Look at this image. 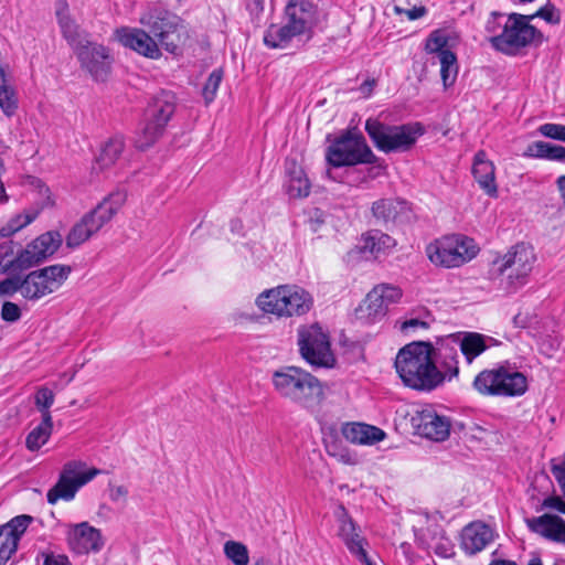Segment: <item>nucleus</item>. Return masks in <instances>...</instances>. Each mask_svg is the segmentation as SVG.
<instances>
[{
  "label": "nucleus",
  "instance_id": "nucleus-21",
  "mask_svg": "<svg viewBox=\"0 0 565 565\" xmlns=\"http://www.w3.org/2000/svg\"><path fill=\"white\" fill-rule=\"evenodd\" d=\"M67 543L70 548L78 555L99 552L104 546L100 531L89 525L88 522L70 526Z\"/></svg>",
  "mask_w": 565,
  "mask_h": 565
},
{
  "label": "nucleus",
  "instance_id": "nucleus-43",
  "mask_svg": "<svg viewBox=\"0 0 565 565\" xmlns=\"http://www.w3.org/2000/svg\"><path fill=\"white\" fill-rule=\"evenodd\" d=\"M223 79V71L222 68H215L207 77L203 88L202 95L206 104H210L214 100L216 96V92L221 85Z\"/></svg>",
  "mask_w": 565,
  "mask_h": 565
},
{
  "label": "nucleus",
  "instance_id": "nucleus-47",
  "mask_svg": "<svg viewBox=\"0 0 565 565\" xmlns=\"http://www.w3.org/2000/svg\"><path fill=\"white\" fill-rule=\"evenodd\" d=\"M534 18L539 17L551 24H558L561 22L559 10L551 2L540 8L534 14Z\"/></svg>",
  "mask_w": 565,
  "mask_h": 565
},
{
  "label": "nucleus",
  "instance_id": "nucleus-55",
  "mask_svg": "<svg viewBox=\"0 0 565 565\" xmlns=\"http://www.w3.org/2000/svg\"><path fill=\"white\" fill-rule=\"evenodd\" d=\"M43 565H70L66 556L62 555H49L45 557Z\"/></svg>",
  "mask_w": 565,
  "mask_h": 565
},
{
  "label": "nucleus",
  "instance_id": "nucleus-13",
  "mask_svg": "<svg viewBox=\"0 0 565 565\" xmlns=\"http://www.w3.org/2000/svg\"><path fill=\"white\" fill-rule=\"evenodd\" d=\"M479 249L472 238L454 234L429 244L426 253L431 263L446 268L459 267L471 260Z\"/></svg>",
  "mask_w": 565,
  "mask_h": 565
},
{
  "label": "nucleus",
  "instance_id": "nucleus-27",
  "mask_svg": "<svg viewBox=\"0 0 565 565\" xmlns=\"http://www.w3.org/2000/svg\"><path fill=\"white\" fill-rule=\"evenodd\" d=\"M529 529L544 539L565 544V521L551 513L526 520Z\"/></svg>",
  "mask_w": 565,
  "mask_h": 565
},
{
  "label": "nucleus",
  "instance_id": "nucleus-30",
  "mask_svg": "<svg viewBox=\"0 0 565 565\" xmlns=\"http://www.w3.org/2000/svg\"><path fill=\"white\" fill-rule=\"evenodd\" d=\"M342 435L348 441L360 445H373L385 438L381 428L362 423L345 424Z\"/></svg>",
  "mask_w": 565,
  "mask_h": 565
},
{
  "label": "nucleus",
  "instance_id": "nucleus-40",
  "mask_svg": "<svg viewBox=\"0 0 565 565\" xmlns=\"http://www.w3.org/2000/svg\"><path fill=\"white\" fill-rule=\"evenodd\" d=\"M224 554L234 565H248V550L243 543L227 541L224 544Z\"/></svg>",
  "mask_w": 565,
  "mask_h": 565
},
{
  "label": "nucleus",
  "instance_id": "nucleus-38",
  "mask_svg": "<svg viewBox=\"0 0 565 565\" xmlns=\"http://www.w3.org/2000/svg\"><path fill=\"white\" fill-rule=\"evenodd\" d=\"M440 63V76L445 87L451 86L458 74L457 57L454 52H441L438 57Z\"/></svg>",
  "mask_w": 565,
  "mask_h": 565
},
{
  "label": "nucleus",
  "instance_id": "nucleus-3",
  "mask_svg": "<svg viewBox=\"0 0 565 565\" xmlns=\"http://www.w3.org/2000/svg\"><path fill=\"white\" fill-rule=\"evenodd\" d=\"M271 384L279 397L308 411H315L324 398L320 380L299 366L285 365L274 371Z\"/></svg>",
  "mask_w": 565,
  "mask_h": 565
},
{
  "label": "nucleus",
  "instance_id": "nucleus-42",
  "mask_svg": "<svg viewBox=\"0 0 565 565\" xmlns=\"http://www.w3.org/2000/svg\"><path fill=\"white\" fill-rule=\"evenodd\" d=\"M14 243L12 241H6L0 244V274L8 270L20 269L14 255Z\"/></svg>",
  "mask_w": 565,
  "mask_h": 565
},
{
  "label": "nucleus",
  "instance_id": "nucleus-34",
  "mask_svg": "<svg viewBox=\"0 0 565 565\" xmlns=\"http://www.w3.org/2000/svg\"><path fill=\"white\" fill-rule=\"evenodd\" d=\"M99 473L100 470L97 468L87 469L86 463L82 460L67 461L61 470L62 476H65L75 483L78 482V480H83V478H87L89 482Z\"/></svg>",
  "mask_w": 565,
  "mask_h": 565
},
{
  "label": "nucleus",
  "instance_id": "nucleus-23",
  "mask_svg": "<svg viewBox=\"0 0 565 565\" xmlns=\"http://www.w3.org/2000/svg\"><path fill=\"white\" fill-rule=\"evenodd\" d=\"M459 350L460 348H458L457 343L450 335L437 343V347H434V363H436L437 370L443 377V383L445 381H451L458 376L460 358Z\"/></svg>",
  "mask_w": 565,
  "mask_h": 565
},
{
  "label": "nucleus",
  "instance_id": "nucleus-46",
  "mask_svg": "<svg viewBox=\"0 0 565 565\" xmlns=\"http://www.w3.org/2000/svg\"><path fill=\"white\" fill-rule=\"evenodd\" d=\"M539 132L544 137L565 142L564 125L547 122L539 127Z\"/></svg>",
  "mask_w": 565,
  "mask_h": 565
},
{
  "label": "nucleus",
  "instance_id": "nucleus-41",
  "mask_svg": "<svg viewBox=\"0 0 565 565\" xmlns=\"http://www.w3.org/2000/svg\"><path fill=\"white\" fill-rule=\"evenodd\" d=\"M34 399L35 406L40 411L42 418H44L45 422L52 419L50 407L53 405L55 399L53 391L45 386L39 387Z\"/></svg>",
  "mask_w": 565,
  "mask_h": 565
},
{
  "label": "nucleus",
  "instance_id": "nucleus-48",
  "mask_svg": "<svg viewBox=\"0 0 565 565\" xmlns=\"http://www.w3.org/2000/svg\"><path fill=\"white\" fill-rule=\"evenodd\" d=\"M24 286L23 278L20 276H11L0 281V294L12 295L20 291L22 295V287Z\"/></svg>",
  "mask_w": 565,
  "mask_h": 565
},
{
  "label": "nucleus",
  "instance_id": "nucleus-50",
  "mask_svg": "<svg viewBox=\"0 0 565 565\" xmlns=\"http://www.w3.org/2000/svg\"><path fill=\"white\" fill-rule=\"evenodd\" d=\"M1 316L4 321L14 322L20 318L21 311L18 305L7 301L2 306Z\"/></svg>",
  "mask_w": 565,
  "mask_h": 565
},
{
  "label": "nucleus",
  "instance_id": "nucleus-29",
  "mask_svg": "<svg viewBox=\"0 0 565 565\" xmlns=\"http://www.w3.org/2000/svg\"><path fill=\"white\" fill-rule=\"evenodd\" d=\"M286 193L291 199H302L310 194L311 183L307 178L303 169L295 161L286 164Z\"/></svg>",
  "mask_w": 565,
  "mask_h": 565
},
{
  "label": "nucleus",
  "instance_id": "nucleus-6",
  "mask_svg": "<svg viewBox=\"0 0 565 565\" xmlns=\"http://www.w3.org/2000/svg\"><path fill=\"white\" fill-rule=\"evenodd\" d=\"M127 194L122 190L111 192L95 209L86 213L66 236L70 248L78 247L107 224L126 202Z\"/></svg>",
  "mask_w": 565,
  "mask_h": 565
},
{
  "label": "nucleus",
  "instance_id": "nucleus-39",
  "mask_svg": "<svg viewBox=\"0 0 565 565\" xmlns=\"http://www.w3.org/2000/svg\"><path fill=\"white\" fill-rule=\"evenodd\" d=\"M39 215L38 210H28L21 214L13 216L4 226L0 230L2 237H9L22 230L30 223H32Z\"/></svg>",
  "mask_w": 565,
  "mask_h": 565
},
{
  "label": "nucleus",
  "instance_id": "nucleus-20",
  "mask_svg": "<svg viewBox=\"0 0 565 565\" xmlns=\"http://www.w3.org/2000/svg\"><path fill=\"white\" fill-rule=\"evenodd\" d=\"M371 211L375 223L388 231L408 221L411 216L408 203L396 198H384L374 201Z\"/></svg>",
  "mask_w": 565,
  "mask_h": 565
},
{
  "label": "nucleus",
  "instance_id": "nucleus-24",
  "mask_svg": "<svg viewBox=\"0 0 565 565\" xmlns=\"http://www.w3.org/2000/svg\"><path fill=\"white\" fill-rule=\"evenodd\" d=\"M413 422L419 435L435 441H444L450 434L449 418L433 409L419 412Z\"/></svg>",
  "mask_w": 565,
  "mask_h": 565
},
{
  "label": "nucleus",
  "instance_id": "nucleus-54",
  "mask_svg": "<svg viewBox=\"0 0 565 565\" xmlns=\"http://www.w3.org/2000/svg\"><path fill=\"white\" fill-rule=\"evenodd\" d=\"M128 494V490L124 486L115 487L110 490L109 498L111 501H119L120 499H125Z\"/></svg>",
  "mask_w": 565,
  "mask_h": 565
},
{
  "label": "nucleus",
  "instance_id": "nucleus-52",
  "mask_svg": "<svg viewBox=\"0 0 565 565\" xmlns=\"http://www.w3.org/2000/svg\"><path fill=\"white\" fill-rule=\"evenodd\" d=\"M551 471L565 495V461L553 465Z\"/></svg>",
  "mask_w": 565,
  "mask_h": 565
},
{
  "label": "nucleus",
  "instance_id": "nucleus-25",
  "mask_svg": "<svg viewBox=\"0 0 565 565\" xmlns=\"http://www.w3.org/2000/svg\"><path fill=\"white\" fill-rule=\"evenodd\" d=\"M341 514L339 515V532L338 535L343 541L347 548L358 559H366L365 545L366 539L361 534L359 525L348 514L347 510L341 507Z\"/></svg>",
  "mask_w": 565,
  "mask_h": 565
},
{
  "label": "nucleus",
  "instance_id": "nucleus-37",
  "mask_svg": "<svg viewBox=\"0 0 565 565\" xmlns=\"http://www.w3.org/2000/svg\"><path fill=\"white\" fill-rule=\"evenodd\" d=\"M364 248L371 253H382L393 248L396 245V241L381 231H371L364 238Z\"/></svg>",
  "mask_w": 565,
  "mask_h": 565
},
{
  "label": "nucleus",
  "instance_id": "nucleus-59",
  "mask_svg": "<svg viewBox=\"0 0 565 565\" xmlns=\"http://www.w3.org/2000/svg\"><path fill=\"white\" fill-rule=\"evenodd\" d=\"M561 199L563 201V204L565 206V175H561L556 181Z\"/></svg>",
  "mask_w": 565,
  "mask_h": 565
},
{
  "label": "nucleus",
  "instance_id": "nucleus-18",
  "mask_svg": "<svg viewBox=\"0 0 565 565\" xmlns=\"http://www.w3.org/2000/svg\"><path fill=\"white\" fill-rule=\"evenodd\" d=\"M62 242V235L55 231L40 235L17 255L19 268L26 269L46 259L58 249Z\"/></svg>",
  "mask_w": 565,
  "mask_h": 565
},
{
  "label": "nucleus",
  "instance_id": "nucleus-53",
  "mask_svg": "<svg viewBox=\"0 0 565 565\" xmlns=\"http://www.w3.org/2000/svg\"><path fill=\"white\" fill-rule=\"evenodd\" d=\"M428 327L429 326L426 321L414 318V319L404 321L401 326V329H402V331L407 332L409 329H415V328L427 329Z\"/></svg>",
  "mask_w": 565,
  "mask_h": 565
},
{
  "label": "nucleus",
  "instance_id": "nucleus-15",
  "mask_svg": "<svg viewBox=\"0 0 565 565\" xmlns=\"http://www.w3.org/2000/svg\"><path fill=\"white\" fill-rule=\"evenodd\" d=\"M298 347L301 358L316 367H331L334 355L331 352L329 337L318 324L303 326L298 329Z\"/></svg>",
  "mask_w": 565,
  "mask_h": 565
},
{
  "label": "nucleus",
  "instance_id": "nucleus-32",
  "mask_svg": "<svg viewBox=\"0 0 565 565\" xmlns=\"http://www.w3.org/2000/svg\"><path fill=\"white\" fill-rule=\"evenodd\" d=\"M86 483H88L87 478H83V480H78V482L75 483L60 473L57 482L46 493L47 502L55 504L58 500L71 501L75 498L77 491Z\"/></svg>",
  "mask_w": 565,
  "mask_h": 565
},
{
  "label": "nucleus",
  "instance_id": "nucleus-60",
  "mask_svg": "<svg viewBox=\"0 0 565 565\" xmlns=\"http://www.w3.org/2000/svg\"><path fill=\"white\" fill-rule=\"evenodd\" d=\"M436 554L448 556L449 555V548H447L444 544H439L435 548Z\"/></svg>",
  "mask_w": 565,
  "mask_h": 565
},
{
  "label": "nucleus",
  "instance_id": "nucleus-36",
  "mask_svg": "<svg viewBox=\"0 0 565 565\" xmlns=\"http://www.w3.org/2000/svg\"><path fill=\"white\" fill-rule=\"evenodd\" d=\"M52 419L45 422V419L42 418V422L35 428H33L26 436V448L31 451L39 450L49 440L52 434Z\"/></svg>",
  "mask_w": 565,
  "mask_h": 565
},
{
  "label": "nucleus",
  "instance_id": "nucleus-26",
  "mask_svg": "<svg viewBox=\"0 0 565 565\" xmlns=\"http://www.w3.org/2000/svg\"><path fill=\"white\" fill-rule=\"evenodd\" d=\"M494 539L492 529L483 522H472L461 532V548L466 554L475 555L481 552Z\"/></svg>",
  "mask_w": 565,
  "mask_h": 565
},
{
  "label": "nucleus",
  "instance_id": "nucleus-31",
  "mask_svg": "<svg viewBox=\"0 0 565 565\" xmlns=\"http://www.w3.org/2000/svg\"><path fill=\"white\" fill-rule=\"evenodd\" d=\"M450 337L460 348L459 352L465 356L468 364H471L477 356L488 349L486 341L489 338L481 333L465 332Z\"/></svg>",
  "mask_w": 565,
  "mask_h": 565
},
{
  "label": "nucleus",
  "instance_id": "nucleus-57",
  "mask_svg": "<svg viewBox=\"0 0 565 565\" xmlns=\"http://www.w3.org/2000/svg\"><path fill=\"white\" fill-rule=\"evenodd\" d=\"M425 13H426V9L424 7H419V8L415 7L412 10H407L406 11V14H407L409 20L419 19L423 15H425Z\"/></svg>",
  "mask_w": 565,
  "mask_h": 565
},
{
  "label": "nucleus",
  "instance_id": "nucleus-9",
  "mask_svg": "<svg viewBox=\"0 0 565 565\" xmlns=\"http://www.w3.org/2000/svg\"><path fill=\"white\" fill-rule=\"evenodd\" d=\"M303 0H290L285 9L282 25L271 24L264 34V43L271 49L286 47L290 41L310 30V12Z\"/></svg>",
  "mask_w": 565,
  "mask_h": 565
},
{
  "label": "nucleus",
  "instance_id": "nucleus-58",
  "mask_svg": "<svg viewBox=\"0 0 565 565\" xmlns=\"http://www.w3.org/2000/svg\"><path fill=\"white\" fill-rule=\"evenodd\" d=\"M374 86H375L374 79H366L364 83L361 84L360 90L365 96H369L371 94V92L373 90Z\"/></svg>",
  "mask_w": 565,
  "mask_h": 565
},
{
  "label": "nucleus",
  "instance_id": "nucleus-62",
  "mask_svg": "<svg viewBox=\"0 0 565 565\" xmlns=\"http://www.w3.org/2000/svg\"><path fill=\"white\" fill-rule=\"evenodd\" d=\"M527 565H542V562L539 557L532 558Z\"/></svg>",
  "mask_w": 565,
  "mask_h": 565
},
{
  "label": "nucleus",
  "instance_id": "nucleus-64",
  "mask_svg": "<svg viewBox=\"0 0 565 565\" xmlns=\"http://www.w3.org/2000/svg\"><path fill=\"white\" fill-rule=\"evenodd\" d=\"M361 563H363L364 565H375L371 559L370 557L366 555V559H359Z\"/></svg>",
  "mask_w": 565,
  "mask_h": 565
},
{
  "label": "nucleus",
  "instance_id": "nucleus-33",
  "mask_svg": "<svg viewBox=\"0 0 565 565\" xmlns=\"http://www.w3.org/2000/svg\"><path fill=\"white\" fill-rule=\"evenodd\" d=\"M125 149V142L121 137H113L104 143L100 153L96 159V164L99 170H105L113 167L120 158Z\"/></svg>",
  "mask_w": 565,
  "mask_h": 565
},
{
  "label": "nucleus",
  "instance_id": "nucleus-7",
  "mask_svg": "<svg viewBox=\"0 0 565 565\" xmlns=\"http://www.w3.org/2000/svg\"><path fill=\"white\" fill-rule=\"evenodd\" d=\"M365 130L374 146L385 153L408 151L424 132L419 124L393 126L372 118L366 120Z\"/></svg>",
  "mask_w": 565,
  "mask_h": 565
},
{
  "label": "nucleus",
  "instance_id": "nucleus-28",
  "mask_svg": "<svg viewBox=\"0 0 565 565\" xmlns=\"http://www.w3.org/2000/svg\"><path fill=\"white\" fill-rule=\"evenodd\" d=\"M494 170L493 163L487 158V153L483 150L475 154L472 174L480 188L493 198L498 194Z\"/></svg>",
  "mask_w": 565,
  "mask_h": 565
},
{
  "label": "nucleus",
  "instance_id": "nucleus-56",
  "mask_svg": "<svg viewBox=\"0 0 565 565\" xmlns=\"http://www.w3.org/2000/svg\"><path fill=\"white\" fill-rule=\"evenodd\" d=\"M552 160L565 162V147L554 145L552 152Z\"/></svg>",
  "mask_w": 565,
  "mask_h": 565
},
{
  "label": "nucleus",
  "instance_id": "nucleus-22",
  "mask_svg": "<svg viewBox=\"0 0 565 565\" xmlns=\"http://www.w3.org/2000/svg\"><path fill=\"white\" fill-rule=\"evenodd\" d=\"M33 518L21 514L0 525V565H4L18 548V543Z\"/></svg>",
  "mask_w": 565,
  "mask_h": 565
},
{
  "label": "nucleus",
  "instance_id": "nucleus-49",
  "mask_svg": "<svg viewBox=\"0 0 565 565\" xmlns=\"http://www.w3.org/2000/svg\"><path fill=\"white\" fill-rule=\"evenodd\" d=\"M504 19V14L501 12L493 11L491 12L487 23H486V31L492 36L498 35L502 32L504 23H502V20Z\"/></svg>",
  "mask_w": 565,
  "mask_h": 565
},
{
  "label": "nucleus",
  "instance_id": "nucleus-45",
  "mask_svg": "<svg viewBox=\"0 0 565 565\" xmlns=\"http://www.w3.org/2000/svg\"><path fill=\"white\" fill-rule=\"evenodd\" d=\"M447 39L437 32L430 34L426 42V50L430 54H436L437 58L441 56V52H451L446 49Z\"/></svg>",
  "mask_w": 565,
  "mask_h": 565
},
{
  "label": "nucleus",
  "instance_id": "nucleus-17",
  "mask_svg": "<svg viewBox=\"0 0 565 565\" xmlns=\"http://www.w3.org/2000/svg\"><path fill=\"white\" fill-rule=\"evenodd\" d=\"M402 290L397 286L380 284L375 286L356 309L358 318L367 323L382 320L390 306L397 303L402 298Z\"/></svg>",
  "mask_w": 565,
  "mask_h": 565
},
{
  "label": "nucleus",
  "instance_id": "nucleus-61",
  "mask_svg": "<svg viewBox=\"0 0 565 565\" xmlns=\"http://www.w3.org/2000/svg\"><path fill=\"white\" fill-rule=\"evenodd\" d=\"M489 565H518L513 561L493 559Z\"/></svg>",
  "mask_w": 565,
  "mask_h": 565
},
{
  "label": "nucleus",
  "instance_id": "nucleus-19",
  "mask_svg": "<svg viewBox=\"0 0 565 565\" xmlns=\"http://www.w3.org/2000/svg\"><path fill=\"white\" fill-rule=\"evenodd\" d=\"M115 39L125 47L138 54L158 60L161 57V50L158 42L142 29L121 26L115 30Z\"/></svg>",
  "mask_w": 565,
  "mask_h": 565
},
{
  "label": "nucleus",
  "instance_id": "nucleus-35",
  "mask_svg": "<svg viewBox=\"0 0 565 565\" xmlns=\"http://www.w3.org/2000/svg\"><path fill=\"white\" fill-rule=\"evenodd\" d=\"M0 108L8 117L13 116L18 109L17 93L7 75L0 76Z\"/></svg>",
  "mask_w": 565,
  "mask_h": 565
},
{
  "label": "nucleus",
  "instance_id": "nucleus-5",
  "mask_svg": "<svg viewBox=\"0 0 565 565\" xmlns=\"http://www.w3.org/2000/svg\"><path fill=\"white\" fill-rule=\"evenodd\" d=\"M257 307L278 318L306 315L312 307V297L297 285H280L258 295Z\"/></svg>",
  "mask_w": 565,
  "mask_h": 565
},
{
  "label": "nucleus",
  "instance_id": "nucleus-51",
  "mask_svg": "<svg viewBox=\"0 0 565 565\" xmlns=\"http://www.w3.org/2000/svg\"><path fill=\"white\" fill-rule=\"evenodd\" d=\"M542 509H553L565 514V501L557 495H550L545 498L541 504Z\"/></svg>",
  "mask_w": 565,
  "mask_h": 565
},
{
  "label": "nucleus",
  "instance_id": "nucleus-12",
  "mask_svg": "<svg viewBox=\"0 0 565 565\" xmlns=\"http://www.w3.org/2000/svg\"><path fill=\"white\" fill-rule=\"evenodd\" d=\"M174 110L175 97L171 92L156 95L146 110L145 125L136 139L137 148L145 150L152 146L162 136Z\"/></svg>",
  "mask_w": 565,
  "mask_h": 565
},
{
  "label": "nucleus",
  "instance_id": "nucleus-14",
  "mask_svg": "<svg viewBox=\"0 0 565 565\" xmlns=\"http://www.w3.org/2000/svg\"><path fill=\"white\" fill-rule=\"evenodd\" d=\"M328 163L334 168L374 163L375 154L361 134L347 132L330 145L326 152Z\"/></svg>",
  "mask_w": 565,
  "mask_h": 565
},
{
  "label": "nucleus",
  "instance_id": "nucleus-63",
  "mask_svg": "<svg viewBox=\"0 0 565 565\" xmlns=\"http://www.w3.org/2000/svg\"><path fill=\"white\" fill-rule=\"evenodd\" d=\"M253 565H270L268 561L264 558L257 559Z\"/></svg>",
  "mask_w": 565,
  "mask_h": 565
},
{
  "label": "nucleus",
  "instance_id": "nucleus-8",
  "mask_svg": "<svg viewBox=\"0 0 565 565\" xmlns=\"http://www.w3.org/2000/svg\"><path fill=\"white\" fill-rule=\"evenodd\" d=\"M159 46L171 54H177L186 40V31L177 14L163 8L154 7L140 18Z\"/></svg>",
  "mask_w": 565,
  "mask_h": 565
},
{
  "label": "nucleus",
  "instance_id": "nucleus-16",
  "mask_svg": "<svg viewBox=\"0 0 565 565\" xmlns=\"http://www.w3.org/2000/svg\"><path fill=\"white\" fill-rule=\"evenodd\" d=\"M71 273V266L61 264L46 266L29 273L23 278V298L38 300L56 291L65 282Z\"/></svg>",
  "mask_w": 565,
  "mask_h": 565
},
{
  "label": "nucleus",
  "instance_id": "nucleus-11",
  "mask_svg": "<svg viewBox=\"0 0 565 565\" xmlns=\"http://www.w3.org/2000/svg\"><path fill=\"white\" fill-rule=\"evenodd\" d=\"M472 387L483 396H519L527 388L526 377L503 366L479 372Z\"/></svg>",
  "mask_w": 565,
  "mask_h": 565
},
{
  "label": "nucleus",
  "instance_id": "nucleus-1",
  "mask_svg": "<svg viewBox=\"0 0 565 565\" xmlns=\"http://www.w3.org/2000/svg\"><path fill=\"white\" fill-rule=\"evenodd\" d=\"M55 17L63 39L73 50L82 70L104 82L111 71L113 57L105 45L90 41L89 33L72 17L67 0L55 1Z\"/></svg>",
  "mask_w": 565,
  "mask_h": 565
},
{
  "label": "nucleus",
  "instance_id": "nucleus-4",
  "mask_svg": "<svg viewBox=\"0 0 565 565\" xmlns=\"http://www.w3.org/2000/svg\"><path fill=\"white\" fill-rule=\"evenodd\" d=\"M535 260L532 245L515 244L503 256L493 260L489 270L490 279L498 280L505 291L515 292L526 285Z\"/></svg>",
  "mask_w": 565,
  "mask_h": 565
},
{
  "label": "nucleus",
  "instance_id": "nucleus-10",
  "mask_svg": "<svg viewBox=\"0 0 565 565\" xmlns=\"http://www.w3.org/2000/svg\"><path fill=\"white\" fill-rule=\"evenodd\" d=\"M532 19H534V15L509 14L502 32L491 36V45L504 54L513 55L519 50L532 44L536 39L541 42L542 33L530 24Z\"/></svg>",
  "mask_w": 565,
  "mask_h": 565
},
{
  "label": "nucleus",
  "instance_id": "nucleus-44",
  "mask_svg": "<svg viewBox=\"0 0 565 565\" xmlns=\"http://www.w3.org/2000/svg\"><path fill=\"white\" fill-rule=\"evenodd\" d=\"M553 146L545 141L530 143L523 152V157L552 160Z\"/></svg>",
  "mask_w": 565,
  "mask_h": 565
},
{
  "label": "nucleus",
  "instance_id": "nucleus-2",
  "mask_svg": "<svg viewBox=\"0 0 565 565\" xmlns=\"http://www.w3.org/2000/svg\"><path fill=\"white\" fill-rule=\"evenodd\" d=\"M430 342H412L403 347L395 358V369L404 385L430 392L443 385V377L434 363Z\"/></svg>",
  "mask_w": 565,
  "mask_h": 565
}]
</instances>
